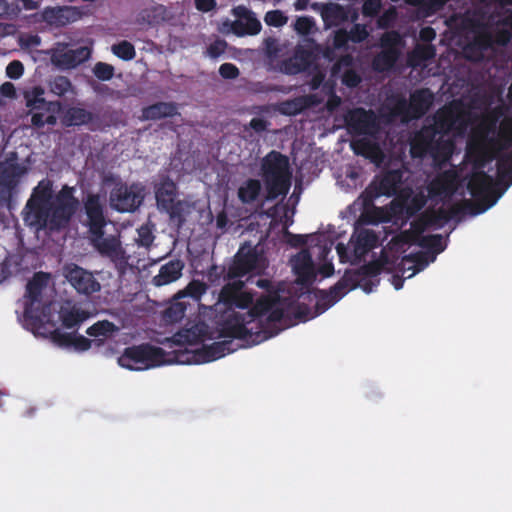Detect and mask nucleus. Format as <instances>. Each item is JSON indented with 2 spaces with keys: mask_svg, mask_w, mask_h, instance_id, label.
Here are the masks:
<instances>
[{
  "mask_svg": "<svg viewBox=\"0 0 512 512\" xmlns=\"http://www.w3.org/2000/svg\"><path fill=\"white\" fill-rule=\"evenodd\" d=\"M200 332L201 331L198 330L197 326L190 329H184L174 335V340L179 344H193L198 342L200 339Z\"/></svg>",
  "mask_w": 512,
  "mask_h": 512,
  "instance_id": "obj_54",
  "label": "nucleus"
},
{
  "mask_svg": "<svg viewBox=\"0 0 512 512\" xmlns=\"http://www.w3.org/2000/svg\"><path fill=\"white\" fill-rule=\"evenodd\" d=\"M53 183L41 180L33 189L23 210V219L31 227L60 231L66 228L77 212L80 202L75 187L63 185L53 196Z\"/></svg>",
  "mask_w": 512,
  "mask_h": 512,
  "instance_id": "obj_2",
  "label": "nucleus"
},
{
  "mask_svg": "<svg viewBox=\"0 0 512 512\" xmlns=\"http://www.w3.org/2000/svg\"><path fill=\"white\" fill-rule=\"evenodd\" d=\"M505 110L503 106H495L490 111L485 113L477 128L476 132L481 140V142L484 144H488L490 146H494L497 143V139L493 137H489L490 134L494 135L497 130V126L499 123V120L504 116Z\"/></svg>",
  "mask_w": 512,
  "mask_h": 512,
  "instance_id": "obj_17",
  "label": "nucleus"
},
{
  "mask_svg": "<svg viewBox=\"0 0 512 512\" xmlns=\"http://www.w3.org/2000/svg\"><path fill=\"white\" fill-rule=\"evenodd\" d=\"M63 275L70 285L80 294L91 295L101 288L93 274L77 264H66Z\"/></svg>",
  "mask_w": 512,
  "mask_h": 512,
  "instance_id": "obj_11",
  "label": "nucleus"
},
{
  "mask_svg": "<svg viewBox=\"0 0 512 512\" xmlns=\"http://www.w3.org/2000/svg\"><path fill=\"white\" fill-rule=\"evenodd\" d=\"M401 41V36L396 31H388L381 36L380 46L382 50L372 60V67L376 72H387L394 67L400 56L398 46Z\"/></svg>",
  "mask_w": 512,
  "mask_h": 512,
  "instance_id": "obj_9",
  "label": "nucleus"
},
{
  "mask_svg": "<svg viewBox=\"0 0 512 512\" xmlns=\"http://www.w3.org/2000/svg\"><path fill=\"white\" fill-rule=\"evenodd\" d=\"M163 211L169 215L170 223L179 230L186 222V214L189 213V205L183 200H177Z\"/></svg>",
  "mask_w": 512,
  "mask_h": 512,
  "instance_id": "obj_34",
  "label": "nucleus"
},
{
  "mask_svg": "<svg viewBox=\"0 0 512 512\" xmlns=\"http://www.w3.org/2000/svg\"><path fill=\"white\" fill-rule=\"evenodd\" d=\"M351 148L356 155H361L366 158H372L381 152L376 143L366 138L352 141Z\"/></svg>",
  "mask_w": 512,
  "mask_h": 512,
  "instance_id": "obj_40",
  "label": "nucleus"
},
{
  "mask_svg": "<svg viewBox=\"0 0 512 512\" xmlns=\"http://www.w3.org/2000/svg\"><path fill=\"white\" fill-rule=\"evenodd\" d=\"M347 130L356 135H371L378 129V122L372 110L358 107L349 110L344 116Z\"/></svg>",
  "mask_w": 512,
  "mask_h": 512,
  "instance_id": "obj_10",
  "label": "nucleus"
},
{
  "mask_svg": "<svg viewBox=\"0 0 512 512\" xmlns=\"http://www.w3.org/2000/svg\"><path fill=\"white\" fill-rule=\"evenodd\" d=\"M233 11L238 18L231 25V30L235 35H256L261 31V23L252 11L244 6H238Z\"/></svg>",
  "mask_w": 512,
  "mask_h": 512,
  "instance_id": "obj_22",
  "label": "nucleus"
},
{
  "mask_svg": "<svg viewBox=\"0 0 512 512\" xmlns=\"http://www.w3.org/2000/svg\"><path fill=\"white\" fill-rule=\"evenodd\" d=\"M440 137L436 127L423 126L414 136L410 143V153L413 158H423L431 152Z\"/></svg>",
  "mask_w": 512,
  "mask_h": 512,
  "instance_id": "obj_18",
  "label": "nucleus"
},
{
  "mask_svg": "<svg viewBox=\"0 0 512 512\" xmlns=\"http://www.w3.org/2000/svg\"><path fill=\"white\" fill-rule=\"evenodd\" d=\"M89 57L90 49L86 46H80L76 49H68L60 53L57 57V61L59 65L70 69L85 62Z\"/></svg>",
  "mask_w": 512,
  "mask_h": 512,
  "instance_id": "obj_32",
  "label": "nucleus"
},
{
  "mask_svg": "<svg viewBox=\"0 0 512 512\" xmlns=\"http://www.w3.org/2000/svg\"><path fill=\"white\" fill-rule=\"evenodd\" d=\"M178 114V106L174 102H156L141 109V121H157Z\"/></svg>",
  "mask_w": 512,
  "mask_h": 512,
  "instance_id": "obj_27",
  "label": "nucleus"
},
{
  "mask_svg": "<svg viewBox=\"0 0 512 512\" xmlns=\"http://www.w3.org/2000/svg\"><path fill=\"white\" fill-rule=\"evenodd\" d=\"M104 233V229H102L101 236L90 235L92 245L102 256L108 257L115 263L116 267L125 268L127 258L120 241L114 236L104 237Z\"/></svg>",
  "mask_w": 512,
  "mask_h": 512,
  "instance_id": "obj_13",
  "label": "nucleus"
},
{
  "mask_svg": "<svg viewBox=\"0 0 512 512\" xmlns=\"http://www.w3.org/2000/svg\"><path fill=\"white\" fill-rule=\"evenodd\" d=\"M434 94L429 88H420L410 94L409 108L410 119L423 117L431 108Z\"/></svg>",
  "mask_w": 512,
  "mask_h": 512,
  "instance_id": "obj_25",
  "label": "nucleus"
},
{
  "mask_svg": "<svg viewBox=\"0 0 512 512\" xmlns=\"http://www.w3.org/2000/svg\"><path fill=\"white\" fill-rule=\"evenodd\" d=\"M45 277L44 273H37L30 280L26 286V296L31 301V303L38 302L40 300L42 290L45 286Z\"/></svg>",
  "mask_w": 512,
  "mask_h": 512,
  "instance_id": "obj_42",
  "label": "nucleus"
},
{
  "mask_svg": "<svg viewBox=\"0 0 512 512\" xmlns=\"http://www.w3.org/2000/svg\"><path fill=\"white\" fill-rule=\"evenodd\" d=\"M185 311L186 305L177 301L165 309L164 318L169 322H178L185 316Z\"/></svg>",
  "mask_w": 512,
  "mask_h": 512,
  "instance_id": "obj_55",
  "label": "nucleus"
},
{
  "mask_svg": "<svg viewBox=\"0 0 512 512\" xmlns=\"http://www.w3.org/2000/svg\"><path fill=\"white\" fill-rule=\"evenodd\" d=\"M453 147L454 145L451 140L445 139L444 135H440L436 141V144L433 146L431 152H429L428 155L434 158L448 157L451 155Z\"/></svg>",
  "mask_w": 512,
  "mask_h": 512,
  "instance_id": "obj_52",
  "label": "nucleus"
},
{
  "mask_svg": "<svg viewBox=\"0 0 512 512\" xmlns=\"http://www.w3.org/2000/svg\"><path fill=\"white\" fill-rule=\"evenodd\" d=\"M43 90L41 88H35L33 90L32 95L26 96L27 107L30 108L31 111H44L49 112L52 110V106L60 105L59 102H49L46 101L43 97Z\"/></svg>",
  "mask_w": 512,
  "mask_h": 512,
  "instance_id": "obj_39",
  "label": "nucleus"
},
{
  "mask_svg": "<svg viewBox=\"0 0 512 512\" xmlns=\"http://www.w3.org/2000/svg\"><path fill=\"white\" fill-rule=\"evenodd\" d=\"M61 123L65 127L87 126L90 131L101 129L99 116L81 106L68 107L63 112Z\"/></svg>",
  "mask_w": 512,
  "mask_h": 512,
  "instance_id": "obj_14",
  "label": "nucleus"
},
{
  "mask_svg": "<svg viewBox=\"0 0 512 512\" xmlns=\"http://www.w3.org/2000/svg\"><path fill=\"white\" fill-rule=\"evenodd\" d=\"M264 21L268 26L279 28L287 23L288 17L281 10H271L265 14Z\"/></svg>",
  "mask_w": 512,
  "mask_h": 512,
  "instance_id": "obj_60",
  "label": "nucleus"
},
{
  "mask_svg": "<svg viewBox=\"0 0 512 512\" xmlns=\"http://www.w3.org/2000/svg\"><path fill=\"white\" fill-rule=\"evenodd\" d=\"M404 172L401 169H392L376 176L361 194L365 207L373 204L374 200L381 197L396 195L403 183Z\"/></svg>",
  "mask_w": 512,
  "mask_h": 512,
  "instance_id": "obj_7",
  "label": "nucleus"
},
{
  "mask_svg": "<svg viewBox=\"0 0 512 512\" xmlns=\"http://www.w3.org/2000/svg\"><path fill=\"white\" fill-rule=\"evenodd\" d=\"M184 263L179 259L170 260L160 267L159 273L153 277L155 286H164L178 280L182 275Z\"/></svg>",
  "mask_w": 512,
  "mask_h": 512,
  "instance_id": "obj_29",
  "label": "nucleus"
},
{
  "mask_svg": "<svg viewBox=\"0 0 512 512\" xmlns=\"http://www.w3.org/2000/svg\"><path fill=\"white\" fill-rule=\"evenodd\" d=\"M431 198L450 197L456 190V174L447 170L432 179L427 187Z\"/></svg>",
  "mask_w": 512,
  "mask_h": 512,
  "instance_id": "obj_24",
  "label": "nucleus"
},
{
  "mask_svg": "<svg viewBox=\"0 0 512 512\" xmlns=\"http://www.w3.org/2000/svg\"><path fill=\"white\" fill-rule=\"evenodd\" d=\"M257 287L264 289L267 294L259 297L246 315L230 313L221 324L220 334L223 337L239 338L253 344H259L276 336L283 328L284 309L281 307L279 289L272 281L258 278L252 281Z\"/></svg>",
  "mask_w": 512,
  "mask_h": 512,
  "instance_id": "obj_1",
  "label": "nucleus"
},
{
  "mask_svg": "<svg viewBox=\"0 0 512 512\" xmlns=\"http://www.w3.org/2000/svg\"><path fill=\"white\" fill-rule=\"evenodd\" d=\"M94 75L101 81H109L114 76V67L105 62H98L93 68Z\"/></svg>",
  "mask_w": 512,
  "mask_h": 512,
  "instance_id": "obj_61",
  "label": "nucleus"
},
{
  "mask_svg": "<svg viewBox=\"0 0 512 512\" xmlns=\"http://www.w3.org/2000/svg\"><path fill=\"white\" fill-rule=\"evenodd\" d=\"M74 335V333L62 332L59 329H55L51 333V339L58 346L72 347Z\"/></svg>",
  "mask_w": 512,
  "mask_h": 512,
  "instance_id": "obj_63",
  "label": "nucleus"
},
{
  "mask_svg": "<svg viewBox=\"0 0 512 512\" xmlns=\"http://www.w3.org/2000/svg\"><path fill=\"white\" fill-rule=\"evenodd\" d=\"M72 88L71 81L66 76H56L50 83V90L57 96H64Z\"/></svg>",
  "mask_w": 512,
  "mask_h": 512,
  "instance_id": "obj_56",
  "label": "nucleus"
},
{
  "mask_svg": "<svg viewBox=\"0 0 512 512\" xmlns=\"http://www.w3.org/2000/svg\"><path fill=\"white\" fill-rule=\"evenodd\" d=\"M389 111L393 117L410 119L409 102L402 96H396L390 100Z\"/></svg>",
  "mask_w": 512,
  "mask_h": 512,
  "instance_id": "obj_48",
  "label": "nucleus"
},
{
  "mask_svg": "<svg viewBox=\"0 0 512 512\" xmlns=\"http://www.w3.org/2000/svg\"><path fill=\"white\" fill-rule=\"evenodd\" d=\"M27 172L25 166L16 162H0V202L7 199Z\"/></svg>",
  "mask_w": 512,
  "mask_h": 512,
  "instance_id": "obj_15",
  "label": "nucleus"
},
{
  "mask_svg": "<svg viewBox=\"0 0 512 512\" xmlns=\"http://www.w3.org/2000/svg\"><path fill=\"white\" fill-rule=\"evenodd\" d=\"M292 267L297 276V283L311 284L315 279V268L312 256L308 250H301L292 258Z\"/></svg>",
  "mask_w": 512,
  "mask_h": 512,
  "instance_id": "obj_23",
  "label": "nucleus"
},
{
  "mask_svg": "<svg viewBox=\"0 0 512 512\" xmlns=\"http://www.w3.org/2000/svg\"><path fill=\"white\" fill-rule=\"evenodd\" d=\"M262 190L258 179H248L238 189V198L243 204H251L257 200Z\"/></svg>",
  "mask_w": 512,
  "mask_h": 512,
  "instance_id": "obj_35",
  "label": "nucleus"
},
{
  "mask_svg": "<svg viewBox=\"0 0 512 512\" xmlns=\"http://www.w3.org/2000/svg\"><path fill=\"white\" fill-rule=\"evenodd\" d=\"M312 62L311 53L306 50L296 51L294 58L285 63L286 72L297 74L307 70Z\"/></svg>",
  "mask_w": 512,
  "mask_h": 512,
  "instance_id": "obj_36",
  "label": "nucleus"
},
{
  "mask_svg": "<svg viewBox=\"0 0 512 512\" xmlns=\"http://www.w3.org/2000/svg\"><path fill=\"white\" fill-rule=\"evenodd\" d=\"M138 237L136 239V242L139 246L148 248L152 245L155 236L153 234L152 229L148 225H142L137 230Z\"/></svg>",
  "mask_w": 512,
  "mask_h": 512,
  "instance_id": "obj_62",
  "label": "nucleus"
},
{
  "mask_svg": "<svg viewBox=\"0 0 512 512\" xmlns=\"http://www.w3.org/2000/svg\"><path fill=\"white\" fill-rule=\"evenodd\" d=\"M176 196L177 186L169 177L162 179L155 186V198L157 206L161 211L176 202Z\"/></svg>",
  "mask_w": 512,
  "mask_h": 512,
  "instance_id": "obj_30",
  "label": "nucleus"
},
{
  "mask_svg": "<svg viewBox=\"0 0 512 512\" xmlns=\"http://www.w3.org/2000/svg\"><path fill=\"white\" fill-rule=\"evenodd\" d=\"M319 103L320 100L317 95L308 94L283 101L280 105V111L284 115L295 116L306 109L317 106Z\"/></svg>",
  "mask_w": 512,
  "mask_h": 512,
  "instance_id": "obj_28",
  "label": "nucleus"
},
{
  "mask_svg": "<svg viewBox=\"0 0 512 512\" xmlns=\"http://www.w3.org/2000/svg\"><path fill=\"white\" fill-rule=\"evenodd\" d=\"M408 262L413 263L414 265L408 268V270H412V272L407 276V278H411L412 276H414L416 273L421 271L427 264L423 254L421 253L404 256L402 259V264L405 265Z\"/></svg>",
  "mask_w": 512,
  "mask_h": 512,
  "instance_id": "obj_57",
  "label": "nucleus"
},
{
  "mask_svg": "<svg viewBox=\"0 0 512 512\" xmlns=\"http://www.w3.org/2000/svg\"><path fill=\"white\" fill-rule=\"evenodd\" d=\"M348 291L361 286L366 293L372 291L373 283L371 281H364L362 275L356 270H347L343 277L340 279Z\"/></svg>",
  "mask_w": 512,
  "mask_h": 512,
  "instance_id": "obj_38",
  "label": "nucleus"
},
{
  "mask_svg": "<svg viewBox=\"0 0 512 512\" xmlns=\"http://www.w3.org/2000/svg\"><path fill=\"white\" fill-rule=\"evenodd\" d=\"M90 314L80 309L76 306H73L69 310L62 311L60 314V319L62 325L67 329H73L78 327L81 323H83L86 319H88Z\"/></svg>",
  "mask_w": 512,
  "mask_h": 512,
  "instance_id": "obj_37",
  "label": "nucleus"
},
{
  "mask_svg": "<svg viewBox=\"0 0 512 512\" xmlns=\"http://www.w3.org/2000/svg\"><path fill=\"white\" fill-rule=\"evenodd\" d=\"M493 47L491 31L482 23L475 25L473 39L467 44L465 52L468 58L480 61L484 58V53Z\"/></svg>",
  "mask_w": 512,
  "mask_h": 512,
  "instance_id": "obj_19",
  "label": "nucleus"
},
{
  "mask_svg": "<svg viewBox=\"0 0 512 512\" xmlns=\"http://www.w3.org/2000/svg\"><path fill=\"white\" fill-rule=\"evenodd\" d=\"M431 226L426 214L421 215L419 218L413 220L410 224V228L402 232V239L406 243L417 244L421 242V238L424 237V231Z\"/></svg>",
  "mask_w": 512,
  "mask_h": 512,
  "instance_id": "obj_33",
  "label": "nucleus"
},
{
  "mask_svg": "<svg viewBox=\"0 0 512 512\" xmlns=\"http://www.w3.org/2000/svg\"><path fill=\"white\" fill-rule=\"evenodd\" d=\"M257 254L253 249H249L247 252H242V249L236 254L233 263L228 267L226 274L224 275L225 280L231 282L239 280L251 271H253L257 264Z\"/></svg>",
  "mask_w": 512,
  "mask_h": 512,
  "instance_id": "obj_21",
  "label": "nucleus"
},
{
  "mask_svg": "<svg viewBox=\"0 0 512 512\" xmlns=\"http://www.w3.org/2000/svg\"><path fill=\"white\" fill-rule=\"evenodd\" d=\"M208 290V285L200 280H192L186 288L179 292L178 297L189 296L195 301H200L203 294Z\"/></svg>",
  "mask_w": 512,
  "mask_h": 512,
  "instance_id": "obj_49",
  "label": "nucleus"
},
{
  "mask_svg": "<svg viewBox=\"0 0 512 512\" xmlns=\"http://www.w3.org/2000/svg\"><path fill=\"white\" fill-rule=\"evenodd\" d=\"M83 205L86 215L84 225L88 228L90 235L101 236V230L107 225V219L100 195L89 193L84 199Z\"/></svg>",
  "mask_w": 512,
  "mask_h": 512,
  "instance_id": "obj_12",
  "label": "nucleus"
},
{
  "mask_svg": "<svg viewBox=\"0 0 512 512\" xmlns=\"http://www.w3.org/2000/svg\"><path fill=\"white\" fill-rule=\"evenodd\" d=\"M219 337L223 338L220 333ZM235 339L240 340L239 338L224 337V340L222 341L213 342L211 345H204L196 353L197 360L199 362H211L236 351L238 346L234 343ZM241 340L249 345H254L253 343L244 339Z\"/></svg>",
  "mask_w": 512,
  "mask_h": 512,
  "instance_id": "obj_16",
  "label": "nucleus"
},
{
  "mask_svg": "<svg viewBox=\"0 0 512 512\" xmlns=\"http://www.w3.org/2000/svg\"><path fill=\"white\" fill-rule=\"evenodd\" d=\"M164 362V350L148 343L127 347L118 358V364L129 370H145Z\"/></svg>",
  "mask_w": 512,
  "mask_h": 512,
  "instance_id": "obj_5",
  "label": "nucleus"
},
{
  "mask_svg": "<svg viewBox=\"0 0 512 512\" xmlns=\"http://www.w3.org/2000/svg\"><path fill=\"white\" fill-rule=\"evenodd\" d=\"M112 52L114 55L124 61H130L136 56L134 45L126 40L114 44L112 46Z\"/></svg>",
  "mask_w": 512,
  "mask_h": 512,
  "instance_id": "obj_53",
  "label": "nucleus"
},
{
  "mask_svg": "<svg viewBox=\"0 0 512 512\" xmlns=\"http://www.w3.org/2000/svg\"><path fill=\"white\" fill-rule=\"evenodd\" d=\"M80 16V10L72 6L48 7L43 11V19L55 26H66Z\"/></svg>",
  "mask_w": 512,
  "mask_h": 512,
  "instance_id": "obj_26",
  "label": "nucleus"
},
{
  "mask_svg": "<svg viewBox=\"0 0 512 512\" xmlns=\"http://www.w3.org/2000/svg\"><path fill=\"white\" fill-rule=\"evenodd\" d=\"M377 234L370 229H358L352 234L350 243L353 247L352 264H358L364 256L378 244Z\"/></svg>",
  "mask_w": 512,
  "mask_h": 512,
  "instance_id": "obj_20",
  "label": "nucleus"
},
{
  "mask_svg": "<svg viewBox=\"0 0 512 512\" xmlns=\"http://www.w3.org/2000/svg\"><path fill=\"white\" fill-rule=\"evenodd\" d=\"M418 246L429 249L436 254L443 252L446 247L443 243V237L441 234H431L422 237Z\"/></svg>",
  "mask_w": 512,
  "mask_h": 512,
  "instance_id": "obj_51",
  "label": "nucleus"
},
{
  "mask_svg": "<svg viewBox=\"0 0 512 512\" xmlns=\"http://www.w3.org/2000/svg\"><path fill=\"white\" fill-rule=\"evenodd\" d=\"M456 117L451 111L438 112L432 126L436 127L440 135L446 136L454 127Z\"/></svg>",
  "mask_w": 512,
  "mask_h": 512,
  "instance_id": "obj_46",
  "label": "nucleus"
},
{
  "mask_svg": "<svg viewBox=\"0 0 512 512\" xmlns=\"http://www.w3.org/2000/svg\"><path fill=\"white\" fill-rule=\"evenodd\" d=\"M348 292L344 284L339 280L328 291H320V301L325 302V309L334 305Z\"/></svg>",
  "mask_w": 512,
  "mask_h": 512,
  "instance_id": "obj_41",
  "label": "nucleus"
},
{
  "mask_svg": "<svg viewBox=\"0 0 512 512\" xmlns=\"http://www.w3.org/2000/svg\"><path fill=\"white\" fill-rule=\"evenodd\" d=\"M498 181L506 186L512 184V156L510 154L500 157L497 161Z\"/></svg>",
  "mask_w": 512,
  "mask_h": 512,
  "instance_id": "obj_45",
  "label": "nucleus"
},
{
  "mask_svg": "<svg viewBox=\"0 0 512 512\" xmlns=\"http://www.w3.org/2000/svg\"><path fill=\"white\" fill-rule=\"evenodd\" d=\"M145 198V187L140 182L128 184L118 181L110 191V206L121 213L134 212L143 203Z\"/></svg>",
  "mask_w": 512,
  "mask_h": 512,
  "instance_id": "obj_6",
  "label": "nucleus"
},
{
  "mask_svg": "<svg viewBox=\"0 0 512 512\" xmlns=\"http://www.w3.org/2000/svg\"><path fill=\"white\" fill-rule=\"evenodd\" d=\"M467 189L474 201L464 200V207L467 208L471 215H478L492 207L501 194L494 191V179L485 171L480 170L474 172L468 183Z\"/></svg>",
  "mask_w": 512,
  "mask_h": 512,
  "instance_id": "obj_4",
  "label": "nucleus"
},
{
  "mask_svg": "<svg viewBox=\"0 0 512 512\" xmlns=\"http://www.w3.org/2000/svg\"><path fill=\"white\" fill-rule=\"evenodd\" d=\"M450 0H410V3L417 5L425 16H432L442 10Z\"/></svg>",
  "mask_w": 512,
  "mask_h": 512,
  "instance_id": "obj_47",
  "label": "nucleus"
},
{
  "mask_svg": "<svg viewBox=\"0 0 512 512\" xmlns=\"http://www.w3.org/2000/svg\"><path fill=\"white\" fill-rule=\"evenodd\" d=\"M166 13V7L162 4H156L150 9H146L142 12L143 19H146L149 24L158 23L160 20H164Z\"/></svg>",
  "mask_w": 512,
  "mask_h": 512,
  "instance_id": "obj_59",
  "label": "nucleus"
},
{
  "mask_svg": "<svg viewBox=\"0 0 512 512\" xmlns=\"http://www.w3.org/2000/svg\"><path fill=\"white\" fill-rule=\"evenodd\" d=\"M468 213L467 208L464 207V204H455L450 208L446 209L444 207H440L431 213H425L431 226H439L441 227L443 223L450 221L453 218H456L462 214Z\"/></svg>",
  "mask_w": 512,
  "mask_h": 512,
  "instance_id": "obj_31",
  "label": "nucleus"
},
{
  "mask_svg": "<svg viewBox=\"0 0 512 512\" xmlns=\"http://www.w3.org/2000/svg\"><path fill=\"white\" fill-rule=\"evenodd\" d=\"M499 26L497 24V27L491 31V39L493 40V45L506 47L512 40V32L507 27L503 26V28H500Z\"/></svg>",
  "mask_w": 512,
  "mask_h": 512,
  "instance_id": "obj_58",
  "label": "nucleus"
},
{
  "mask_svg": "<svg viewBox=\"0 0 512 512\" xmlns=\"http://www.w3.org/2000/svg\"><path fill=\"white\" fill-rule=\"evenodd\" d=\"M116 331H118V327L113 322L108 320H101L90 326L86 333L91 337L106 338L113 335Z\"/></svg>",
  "mask_w": 512,
  "mask_h": 512,
  "instance_id": "obj_44",
  "label": "nucleus"
},
{
  "mask_svg": "<svg viewBox=\"0 0 512 512\" xmlns=\"http://www.w3.org/2000/svg\"><path fill=\"white\" fill-rule=\"evenodd\" d=\"M261 172L268 200L288 194L292 172L286 155L275 150L270 151L261 161Z\"/></svg>",
  "mask_w": 512,
  "mask_h": 512,
  "instance_id": "obj_3",
  "label": "nucleus"
},
{
  "mask_svg": "<svg viewBox=\"0 0 512 512\" xmlns=\"http://www.w3.org/2000/svg\"><path fill=\"white\" fill-rule=\"evenodd\" d=\"M436 56V48L432 44L417 45L411 56V65H419L433 59Z\"/></svg>",
  "mask_w": 512,
  "mask_h": 512,
  "instance_id": "obj_43",
  "label": "nucleus"
},
{
  "mask_svg": "<svg viewBox=\"0 0 512 512\" xmlns=\"http://www.w3.org/2000/svg\"><path fill=\"white\" fill-rule=\"evenodd\" d=\"M245 283L242 280H235L225 284L220 290L218 303L226 307L223 319L218 323V332L221 330V324L228 318L230 313L246 315L247 312L241 313L235 311V308L246 309L252 308L254 295L250 292L243 291Z\"/></svg>",
  "mask_w": 512,
  "mask_h": 512,
  "instance_id": "obj_8",
  "label": "nucleus"
},
{
  "mask_svg": "<svg viewBox=\"0 0 512 512\" xmlns=\"http://www.w3.org/2000/svg\"><path fill=\"white\" fill-rule=\"evenodd\" d=\"M341 81L348 88H356L361 83L362 78L356 70L349 68L343 72Z\"/></svg>",
  "mask_w": 512,
  "mask_h": 512,
  "instance_id": "obj_64",
  "label": "nucleus"
},
{
  "mask_svg": "<svg viewBox=\"0 0 512 512\" xmlns=\"http://www.w3.org/2000/svg\"><path fill=\"white\" fill-rule=\"evenodd\" d=\"M386 263V256H383L377 260L362 265L361 267L358 268V271L362 275L364 281H367V277L378 276L382 272Z\"/></svg>",
  "mask_w": 512,
  "mask_h": 512,
  "instance_id": "obj_50",
  "label": "nucleus"
}]
</instances>
